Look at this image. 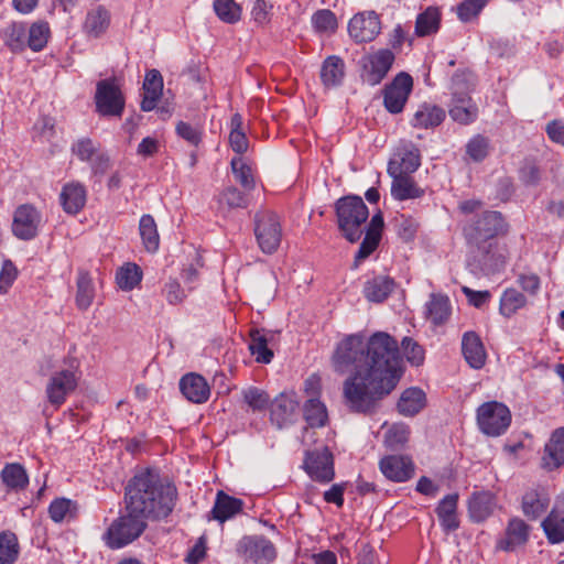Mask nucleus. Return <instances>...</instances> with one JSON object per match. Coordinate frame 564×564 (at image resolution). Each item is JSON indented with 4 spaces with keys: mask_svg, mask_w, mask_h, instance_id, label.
Listing matches in <instances>:
<instances>
[{
    "mask_svg": "<svg viewBox=\"0 0 564 564\" xmlns=\"http://www.w3.org/2000/svg\"><path fill=\"white\" fill-rule=\"evenodd\" d=\"M332 365L337 373L350 372L343 392L349 409L358 413L371 412L402 375L399 344L386 332H376L367 340L362 333L345 336L334 350Z\"/></svg>",
    "mask_w": 564,
    "mask_h": 564,
    "instance_id": "1",
    "label": "nucleus"
},
{
    "mask_svg": "<svg viewBox=\"0 0 564 564\" xmlns=\"http://www.w3.org/2000/svg\"><path fill=\"white\" fill-rule=\"evenodd\" d=\"M177 500L176 486L154 468L137 471L124 488L126 510L150 521L167 519Z\"/></svg>",
    "mask_w": 564,
    "mask_h": 564,
    "instance_id": "2",
    "label": "nucleus"
},
{
    "mask_svg": "<svg viewBox=\"0 0 564 564\" xmlns=\"http://www.w3.org/2000/svg\"><path fill=\"white\" fill-rule=\"evenodd\" d=\"M337 224L341 235L349 241L360 239L362 226L369 217V209L359 196H345L335 204Z\"/></svg>",
    "mask_w": 564,
    "mask_h": 564,
    "instance_id": "3",
    "label": "nucleus"
},
{
    "mask_svg": "<svg viewBox=\"0 0 564 564\" xmlns=\"http://www.w3.org/2000/svg\"><path fill=\"white\" fill-rule=\"evenodd\" d=\"M463 231L468 243L494 241L508 232V224L501 213L486 210L469 218Z\"/></svg>",
    "mask_w": 564,
    "mask_h": 564,
    "instance_id": "4",
    "label": "nucleus"
},
{
    "mask_svg": "<svg viewBox=\"0 0 564 564\" xmlns=\"http://www.w3.org/2000/svg\"><path fill=\"white\" fill-rule=\"evenodd\" d=\"M127 513L115 519L102 535L107 546L121 549L137 540L147 528V520L140 514L126 510Z\"/></svg>",
    "mask_w": 564,
    "mask_h": 564,
    "instance_id": "5",
    "label": "nucleus"
},
{
    "mask_svg": "<svg viewBox=\"0 0 564 564\" xmlns=\"http://www.w3.org/2000/svg\"><path fill=\"white\" fill-rule=\"evenodd\" d=\"M79 362L76 359H69L55 370L46 384V398L48 403L58 409L65 403L67 397L73 393L80 378Z\"/></svg>",
    "mask_w": 564,
    "mask_h": 564,
    "instance_id": "6",
    "label": "nucleus"
},
{
    "mask_svg": "<svg viewBox=\"0 0 564 564\" xmlns=\"http://www.w3.org/2000/svg\"><path fill=\"white\" fill-rule=\"evenodd\" d=\"M468 245L473 251L467 264L473 274L489 275L503 268L505 256L497 240Z\"/></svg>",
    "mask_w": 564,
    "mask_h": 564,
    "instance_id": "7",
    "label": "nucleus"
},
{
    "mask_svg": "<svg viewBox=\"0 0 564 564\" xmlns=\"http://www.w3.org/2000/svg\"><path fill=\"white\" fill-rule=\"evenodd\" d=\"M511 423V412L498 401L482 403L477 409V424L481 433L497 437L506 433Z\"/></svg>",
    "mask_w": 564,
    "mask_h": 564,
    "instance_id": "8",
    "label": "nucleus"
},
{
    "mask_svg": "<svg viewBox=\"0 0 564 564\" xmlns=\"http://www.w3.org/2000/svg\"><path fill=\"white\" fill-rule=\"evenodd\" d=\"M96 111L102 117L120 118L124 110L126 99L117 78L101 79L96 85Z\"/></svg>",
    "mask_w": 564,
    "mask_h": 564,
    "instance_id": "9",
    "label": "nucleus"
},
{
    "mask_svg": "<svg viewBox=\"0 0 564 564\" xmlns=\"http://www.w3.org/2000/svg\"><path fill=\"white\" fill-rule=\"evenodd\" d=\"M254 236L262 252L271 254L276 251L282 238L279 217L269 210L254 216Z\"/></svg>",
    "mask_w": 564,
    "mask_h": 564,
    "instance_id": "10",
    "label": "nucleus"
},
{
    "mask_svg": "<svg viewBox=\"0 0 564 564\" xmlns=\"http://www.w3.org/2000/svg\"><path fill=\"white\" fill-rule=\"evenodd\" d=\"M452 102L449 106L451 118L460 123L469 124L477 119L478 107L473 102L469 96V88L463 89V77L456 75L453 78Z\"/></svg>",
    "mask_w": 564,
    "mask_h": 564,
    "instance_id": "11",
    "label": "nucleus"
},
{
    "mask_svg": "<svg viewBox=\"0 0 564 564\" xmlns=\"http://www.w3.org/2000/svg\"><path fill=\"white\" fill-rule=\"evenodd\" d=\"M394 59L395 56L389 48H380L364 56L360 61L362 79L371 86L380 84L391 69Z\"/></svg>",
    "mask_w": 564,
    "mask_h": 564,
    "instance_id": "12",
    "label": "nucleus"
},
{
    "mask_svg": "<svg viewBox=\"0 0 564 564\" xmlns=\"http://www.w3.org/2000/svg\"><path fill=\"white\" fill-rule=\"evenodd\" d=\"M413 79L404 72L399 73L383 89V105L390 113H400L412 91Z\"/></svg>",
    "mask_w": 564,
    "mask_h": 564,
    "instance_id": "13",
    "label": "nucleus"
},
{
    "mask_svg": "<svg viewBox=\"0 0 564 564\" xmlns=\"http://www.w3.org/2000/svg\"><path fill=\"white\" fill-rule=\"evenodd\" d=\"M304 469L315 481L323 484L332 481L335 477L332 452L327 447L306 452Z\"/></svg>",
    "mask_w": 564,
    "mask_h": 564,
    "instance_id": "14",
    "label": "nucleus"
},
{
    "mask_svg": "<svg viewBox=\"0 0 564 564\" xmlns=\"http://www.w3.org/2000/svg\"><path fill=\"white\" fill-rule=\"evenodd\" d=\"M300 402L294 392H281L270 403V421L278 429L292 425L299 416Z\"/></svg>",
    "mask_w": 564,
    "mask_h": 564,
    "instance_id": "15",
    "label": "nucleus"
},
{
    "mask_svg": "<svg viewBox=\"0 0 564 564\" xmlns=\"http://www.w3.org/2000/svg\"><path fill=\"white\" fill-rule=\"evenodd\" d=\"M380 31L381 22L375 11L357 13L348 23L349 36L358 44L373 41Z\"/></svg>",
    "mask_w": 564,
    "mask_h": 564,
    "instance_id": "16",
    "label": "nucleus"
},
{
    "mask_svg": "<svg viewBox=\"0 0 564 564\" xmlns=\"http://www.w3.org/2000/svg\"><path fill=\"white\" fill-rule=\"evenodd\" d=\"M41 223V213L35 207L21 205L14 212L12 231L19 239L31 240L37 235Z\"/></svg>",
    "mask_w": 564,
    "mask_h": 564,
    "instance_id": "17",
    "label": "nucleus"
},
{
    "mask_svg": "<svg viewBox=\"0 0 564 564\" xmlns=\"http://www.w3.org/2000/svg\"><path fill=\"white\" fill-rule=\"evenodd\" d=\"M239 552L256 564H269L275 558L273 543L262 535L245 536L239 542Z\"/></svg>",
    "mask_w": 564,
    "mask_h": 564,
    "instance_id": "18",
    "label": "nucleus"
},
{
    "mask_svg": "<svg viewBox=\"0 0 564 564\" xmlns=\"http://www.w3.org/2000/svg\"><path fill=\"white\" fill-rule=\"evenodd\" d=\"M541 528L549 543L564 542V494L555 498L550 512L541 522Z\"/></svg>",
    "mask_w": 564,
    "mask_h": 564,
    "instance_id": "19",
    "label": "nucleus"
},
{
    "mask_svg": "<svg viewBox=\"0 0 564 564\" xmlns=\"http://www.w3.org/2000/svg\"><path fill=\"white\" fill-rule=\"evenodd\" d=\"M379 468L383 476L394 482H404L414 474L411 458L403 455H388L380 459Z\"/></svg>",
    "mask_w": 564,
    "mask_h": 564,
    "instance_id": "20",
    "label": "nucleus"
},
{
    "mask_svg": "<svg viewBox=\"0 0 564 564\" xmlns=\"http://www.w3.org/2000/svg\"><path fill=\"white\" fill-rule=\"evenodd\" d=\"M564 465V427L554 430L545 443L541 467L546 471H553Z\"/></svg>",
    "mask_w": 564,
    "mask_h": 564,
    "instance_id": "21",
    "label": "nucleus"
},
{
    "mask_svg": "<svg viewBox=\"0 0 564 564\" xmlns=\"http://www.w3.org/2000/svg\"><path fill=\"white\" fill-rule=\"evenodd\" d=\"M529 534V524L520 518H512L508 522L505 535L497 541V549L506 552L516 551L528 542Z\"/></svg>",
    "mask_w": 564,
    "mask_h": 564,
    "instance_id": "22",
    "label": "nucleus"
},
{
    "mask_svg": "<svg viewBox=\"0 0 564 564\" xmlns=\"http://www.w3.org/2000/svg\"><path fill=\"white\" fill-rule=\"evenodd\" d=\"M551 502V496L546 488L536 486L528 489L521 501L523 514L529 520H538L545 513Z\"/></svg>",
    "mask_w": 564,
    "mask_h": 564,
    "instance_id": "23",
    "label": "nucleus"
},
{
    "mask_svg": "<svg viewBox=\"0 0 564 564\" xmlns=\"http://www.w3.org/2000/svg\"><path fill=\"white\" fill-rule=\"evenodd\" d=\"M397 156L399 160L389 162L388 173L389 175H410L414 173L421 165V155L419 149L413 144H405L402 147Z\"/></svg>",
    "mask_w": 564,
    "mask_h": 564,
    "instance_id": "24",
    "label": "nucleus"
},
{
    "mask_svg": "<svg viewBox=\"0 0 564 564\" xmlns=\"http://www.w3.org/2000/svg\"><path fill=\"white\" fill-rule=\"evenodd\" d=\"M243 501L239 498L227 495L223 490L216 494L214 507L209 512L208 520H216L224 523L240 513L243 509Z\"/></svg>",
    "mask_w": 564,
    "mask_h": 564,
    "instance_id": "25",
    "label": "nucleus"
},
{
    "mask_svg": "<svg viewBox=\"0 0 564 564\" xmlns=\"http://www.w3.org/2000/svg\"><path fill=\"white\" fill-rule=\"evenodd\" d=\"M383 229V217L381 213L375 214L367 228L364 240L355 256L356 262L367 259L379 246L381 240V232Z\"/></svg>",
    "mask_w": 564,
    "mask_h": 564,
    "instance_id": "26",
    "label": "nucleus"
},
{
    "mask_svg": "<svg viewBox=\"0 0 564 564\" xmlns=\"http://www.w3.org/2000/svg\"><path fill=\"white\" fill-rule=\"evenodd\" d=\"M183 395L193 403H204L210 395V389L205 378L197 373L185 375L180 381Z\"/></svg>",
    "mask_w": 564,
    "mask_h": 564,
    "instance_id": "27",
    "label": "nucleus"
},
{
    "mask_svg": "<svg viewBox=\"0 0 564 564\" xmlns=\"http://www.w3.org/2000/svg\"><path fill=\"white\" fill-rule=\"evenodd\" d=\"M86 199V187L79 182L65 184L59 194V200L64 212L70 215L79 213L84 208Z\"/></svg>",
    "mask_w": 564,
    "mask_h": 564,
    "instance_id": "28",
    "label": "nucleus"
},
{
    "mask_svg": "<svg viewBox=\"0 0 564 564\" xmlns=\"http://www.w3.org/2000/svg\"><path fill=\"white\" fill-rule=\"evenodd\" d=\"M462 351L467 364L480 369L486 361V350L480 337L475 332H466L462 338Z\"/></svg>",
    "mask_w": 564,
    "mask_h": 564,
    "instance_id": "29",
    "label": "nucleus"
},
{
    "mask_svg": "<svg viewBox=\"0 0 564 564\" xmlns=\"http://www.w3.org/2000/svg\"><path fill=\"white\" fill-rule=\"evenodd\" d=\"M345 62L337 55L327 56L321 66V80L324 87L335 88L343 84L345 78Z\"/></svg>",
    "mask_w": 564,
    "mask_h": 564,
    "instance_id": "30",
    "label": "nucleus"
},
{
    "mask_svg": "<svg viewBox=\"0 0 564 564\" xmlns=\"http://www.w3.org/2000/svg\"><path fill=\"white\" fill-rule=\"evenodd\" d=\"M444 119L445 111L443 108L436 105L423 104L414 112L411 124L419 129H433L440 126Z\"/></svg>",
    "mask_w": 564,
    "mask_h": 564,
    "instance_id": "31",
    "label": "nucleus"
},
{
    "mask_svg": "<svg viewBox=\"0 0 564 564\" xmlns=\"http://www.w3.org/2000/svg\"><path fill=\"white\" fill-rule=\"evenodd\" d=\"M392 177L391 183V196L395 200H408L420 198L424 194V189L421 188L410 175H390Z\"/></svg>",
    "mask_w": 564,
    "mask_h": 564,
    "instance_id": "32",
    "label": "nucleus"
},
{
    "mask_svg": "<svg viewBox=\"0 0 564 564\" xmlns=\"http://www.w3.org/2000/svg\"><path fill=\"white\" fill-rule=\"evenodd\" d=\"M457 502L458 495L449 494L438 502L436 508V514L440 523L446 532L455 531L459 527L457 518Z\"/></svg>",
    "mask_w": 564,
    "mask_h": 564,
    "instance_id": "33",
    "label": "nucleus"
},
{
    "mask_svg": "<svg viewBox=\"0 0 564 564\" xmlns=\"http://www.w3.org/2000/svg\"><path fill=\"white\" fill-rule=\"evenodd\" d=\"M4 45L13 53H20L26 48V24L12 22L0 32Z\"/></svg>",
    "mask_w": 564,
    "mask_h": 564,
    "instance_id": "34",
    "label": "nucleus"
},
{
    "mask_svg": "<svg viewBox=\"0 0 564 564\" xmlns=\"http://www.w3.org/2000/svg\"><path fill=\"white\" fill-rule=\"evenodd\" d=\"M426 317L435 326L443 325L451 315V302L448 296L433 293L425 305Z\"/></svg>",
    "mask_w": 564,
    "mask_h": 564,
    "instance_id": "35",
    "label": "nucleus"
},
{
    "mask_svg": "<svg viewBox=\"0 0 564 564\" xmlns=\"http://www.w3.org/2000/svg\"><path fill=\"white\" fill-rule=\"evenodd\" d=\"M394 288V281L387 275H378L368 280L364 286V294L370 302L384 301Z\"/></svg>",
    "mask_w": 564,
    "mask_h": 564,
    "instance_id": "36",
    "label": "nucleus"
},
{
    "mask_svg": "<svg viewBox=\"0 0 564 564\" xmlns=\"http://www.w3.org/2000/svg\"><path fill=\"white\" fill-rule=\"evenodd\" d=\"M426 403V397L420 388L404 390L398 402V410L404 416L417 414Z\"/></svg>",
    "mask_w": 564,
    "mask_h": 564,
    "instance_id": "37",
    "label": "nucleus"
},
{
    "mask_svg": "<svg viewBox=\"0 0 564 564\" xmlns=\"http://www.w3.org/2000/svg\"><path fill=\"white\" fill-rule=\"evenodd\" d=\"M217 209L224 216L232 209L247 208L248 196L235 186H228L217 197Z\"/></svg>",
    "mask_w": 564,
    "mask_h": 564,
    "instance_id": "38",
    "label": "nucleus"
},
{
    "mask_svg": "<svg viewBox=\"0 0 564 564\" xmlns=\"http://www.w3.org/2000/svg\"><path fill=\"white\" fill-rule=\"evenodd\" d=\"M109 23V12L102 7H97L88 11L83 26L84 32L88 36L99 37L107 31Z\"/></svg>",
    "mask_w": 564,
    "mask_h": 564,
    "instance_id": "39",
    "label": "nucleus"
},
{
    "mask_svg": "<svg viewBox=\"0 0 564 564\" xmlns=\"http://www.w3.org/2000/svg\"><path fill=\"white\" fill-rule=\"evenodd\" d=\"M76 286V306L80 311H86L90 307L95 299V285L90 274L87 271H78Z\"/></svg>",
    "mask_w": 564,
    "mask_h": 564,
    "instance_id": "40",
    "label": "nucleus"
},
{
    "mask_svg": "<svg viewBox=\"0 0 564 564\" xmlns=\"http://www.w3.org/2000/svg\"><path fill=\"white\" fill-rule=\"evenodd\" d=\"M0 477L3 484L12 490L24 489L29 484L25 469L17 463L7 464L1 470Z\"/></svg>",
    "mask_w": 564,
    "mask_h": 564,
    "instance_id": "41",
    "label": "nucleus"
},
{
    "mask_svg": "<svg viewBox=\"0 0 564 564\" xmlns=\"http://www.w3.org/2000/svg\"><path fill=\"white\" fill-rule=\"evenodd\" d=\"M242 123L243 120L240 113H235L230 119L229 144L232 151L238 154L237 156H241L249 148V141L242 129Z\"/></svg>",
    "mask_w": 564,
    "mask_h": 564,
    "instance_id": "42",
    "label": "nucleus"
},
{
    "mask_svg": "<svg viewBox=\"0 0 564 564\" xmlns=\"http://www.w3.org/2000/svg\"><path fill=\"white\" fill-rule=\"evenodd\" d=\"M303 411L305 421L311 427H322L326 424L327 409L318 398H308L304 403Z\"/></svg>",
    "mask_w": 564,
    "mask_h": 564,
    "instance_id": "43",
    "label": "nucleus"
},
{
    "mask_svg": "<svg viewBox=\"0 0 564 564\" xmlns=\"http://www.w3.org/2000/svg\"><path fill=\"white\" fill-rule=\"evenodd\" d=\"M139 231L144 248L149 252H155L159 249L160 237L154 218L151 215H143L140 218Z\"/></svg>",
    "mask_w": 564,
    "mask_h": 564,
    "instance_id": "44",
    "label": "nucleus"
},
{
    "mask_svg": "<svg viewBox=\"0 0 564 564\" xmlns=\"http://www.w3.org/2000/svg\"><path fill=\"white\" fill-rule=\"evenodd\" d=\"M20 555L17 535L11 531L0 532V564H14Z\"/></svg>",
    "mask_w": 564,
    "mask_h": 564,
    "instance_id": "45",
    "label": "nucleus"
},
{
    "mask_svg": "<svg viewBox=\"0 0 564 564\" xmlns=\"http://www.w3.org/2000/svg\"><path fill=\"white\" fill-rule=\"evenodd\" d=\"M142 271L135 263L128 262L117 270L116 281L122 291H131L140 284Z\"/></svg>",
    "mask_w": 564,
    "mask_h": 564,
    "instance_id": "46",
    "label": "nucleus"
},
{
    "mask_svg": "<svg viewBox=\"0 0 564 564\" xmlns=\"http://www.w3.org/2000/svg\"><path fill=\"white\" fill-rule=\"evenodd\" d=\"M50 37V26L47 22L39 21L26 26V47L34 52L42 51L47 44Z\"/></svg>",
    "mask_w": 564,
    "mask_h": 564,
    "instance_id": "47",
    "label": "nucleus"
},
{
    "mask_svg": "<svg viewBox=\"0 0 564 564\" xmlns=\"http://www.w3.org/2000/svg\"><path fill=\"white\" fill-rule=\"evenodd\" d=\"M441 22V14L436 8L429 7L420 13L415 22V33L419 36H427L437 32Z\"/></svg>",
    "mask_w": 564,
    "mask_h": 564,
    "instance_id": "48",
    "label": "nucleus"
},
{
    "mask_svg": "<svg viewBox=\"0 0 564 564\" xmlns=\"http://www.w3.org/2000/svg\"><path fill=\"white\" fill-rule=\"evenodd\" d=\"M249 350L256 357V360L261 364H270L273 358L272 350L268 348L267 337L260 329L250 332Z\"/></svg>",
    "mask_w": 564,
    "mask_h": 564,
    "instance_id": "49",
    "label": "nucleus"
},
{
    "mask_svg": "<svg viewBox=\"0 0 564 564\" xmlns=\"http://www.w3.org/2000/svg\"><path fill=\"white\" fill-rule=\"evenodd\" d=\"M231 171L235 175L237 182L246 191H251L254 188V176L252 166L246 161L243 156H235L230 162Z\"/></svg>",
    "mask_w": 564,
    "mask_h": 564,
    "instance_id": "50",
    "label": "nucleus"
},
{
    "mask_svg": "<svg viewBox=\"0 0 564 564\" xmlns=\"http://www.w3.org/2000/svg\"><path fill=\"white\" fill-rule=\"evenodd\" d=\"M527 304V297L516 289H507L500 297V313L506 316H512L518 310Z\"/></svg>",
    "mask_w": 564,
    "mask_h": 564,
    "instance_id": "51",
    "label": "nucleus"
},
{
    "mask_svg": "<svg viewBox=\"0 0 564 564\" xmlns=\"http://www.w3.org/2000/svg\"><path fill=\"white\" fill-rule=\"evenodd\" d=\"M213 8L216 15L225 23L234 24L241 19V7L235 0H215Z\"/></svg>",
    "mask_w": 564,
    "mask_h": 564,
    "instance_id": "52",
    "label": "nucleus"
},
{
    "mask_svg": "<svg viewBox=\"0 0 564 564\" xmlns=\"http://www.w3.org/2000/svg\"><path fill=\"white\" fill-rule=\"evenodd\" d=\"M70 151L79 161L89 163L101 150L91 139L80 138L72 144Z\"/></svg>",
    "mask_w": 564,
    "mask_h": 564,
    "instance_id": "53",
    "label": "nucleus"
},
{
    "mask_svg": "<svg viewBox=\"0 0 564 564\" xmlns=\"http://www.w3.org/2000/svg\"><path fill=\"white\" fill-rule=\"evenodd\" d=\"M489 150L490 142L481 134L474 135L466 144V154L474 162L484 161L489 154Z\"/></svg>",
    "mask_w": 564,
    "mask_h": 564,
    "instance_id": "54",
    "label": "nucleus"
},
{
    "mask_svg": "<svg viewBox=\"0 0 564 564\" xmlns=\"http://www.w3.org/2000/svg\"><path fill=\"white\" fill-rule=\"evenodd\" d=\"M75 510V503L70 499L56 498L48 506L50 518L56 522L72 518Z\"/></svg>",
    "mask_w": 564,
    "mask_h": 564,
    "instance_id": "55",
    "label": "nucleus"
},
{
    "mask_svg": "<svg viewBox=\"0 0 564 564\" xmlns=\"http://www.w3.org/2000/svg\"><path fill=\"white\" fill-rule=\"evenodd\" d=\"M243 400L253 411H262L267 409L271 401L269 394L256 387H249L243 390Z\"/></svg>",
    "mask_w": 564,
    "mask_h": 564,
    "instance_id": "56",
    "label": "nucleus"
},
{
    "mask_svg": "<svg viewBox=\"0 0 564 564\" xmlns=\"http://www.w3.org/2000/svg\"><path fill=\"white\" fill-rule=\"evenodd\" d=\"M490 511V502L487 495L477 494L469 500L470 517L475 521H482L489 516Z\"/></svg>",
    "mask_w": 564,
    "mask_h": 564,
    "instance_id": "57",
    "label": "nucleus"
},
{
    "mask_svg": "<svg viewBox=\"0 0 564 564\" xmlns=\"http://www.w3.org/2000/svg\"><path fill=\"white\" fill-rule=\"evenodd\" d=\"M312 24L318 32H333L337 28V20L330 10L323 9L313 14Z\"/></svg>",
    "mask_w": 564,
    "mask_h": 564,
    "instance_id": "58",
    "label": "nucleus"
},
{
    "mask_svg": "<svg viewBox=\"0 0 564 564\" xmlns=\"http://www.w3.org/2000/svg\"><path fill=\"white\" fill-rule=\"evenodd\" d=\"M408 361L413 366H420L424 361V349L410 337H404L401 343Z\"/></svg>",
    "mask_w": 564,
    "mask_h": 564,
    "instance_id": "59",
    "label": "nucleus"
},
{
    "mask_svg": "<svg viewBox=\"0 0 564 564\" xmlns=\"http://www.w3.org/2000/svg\"><path fill=\"white\" fill-rule=\"evenodd\" d=\"M484 7L485 0H464L457 7V15L463 22H468L476 18Z\"/></svg>",
    "mask_w": 564,
    "mask_h": 564,
    "instance_id": "60",
    "label": "nucleus"
},
{
    "mask_svg": "<svg viewBox=\"0 0 564 564\" xmlns=\"http://www.w3.org/2000/svg\"><path fill=\"white\" fill-rule=\"evenodd\" d=\"M395 227L398 235L405 241H409L414 238L417 229V223L410 218L401 215L395 217Z\"/></svg>",
    "mask_w": 564,
    "mask_h": 564,
    "instance_id": "61",
    "label": "nucleus"
},
{
    "mask_svg": "<svg viewBox=\"0 0 564 564\" xmlns=\"http://www.w3.org/2000/svg\"><path fill=\"white\" fill-rule=\"evenodd\" d=\"M273 6L267 0H256L251 9L252 20L258 25H264L270 21V14Z\"/></svg>",
    "mask_w": 564,
    "mask_h": 564,
    "instance_id": "62",
    "label": "nucleus"
},
{
    "mask_svg": "<svg viewBox=\"0 0 564 564\" xmlns=\"http://www.w3.org/2000/svg\"><path fill=\"white\" fill-rule=\"evenodd\" d=\"M176 133L192 145H197L202 140L200 130L188 122L180 121L176 124Z\"/></svg>",
    "mask_w": 564,
    "mask_h": 564,
    "instance_id": "63",
    "label": "nucleus"
},
{
    "mask_svg": "<svg viewBox=\"0 0 564 564\" xmlns=\"http://www.w3.org/2000/svg\"><path fill=\"white\" fill-rule=\"evenodd\" d=\"M162 293H163L164 297L166 299V301L173 305L181 303L186 296L181 284L176 280H173V279H170L164 284Z\"/></svg>",
    "mask_w": 564,
    "mask_h": 564,
    "instance_id": "64",
    "label": "nucleus"
}]
</instances>
